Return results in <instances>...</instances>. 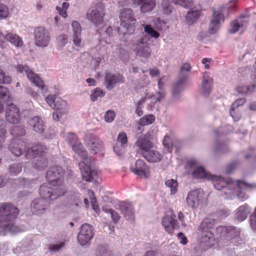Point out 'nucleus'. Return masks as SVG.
Returning a JSON list of instances; mask_svg holds the SVG:
<instances>
[{
    "label": "nucleus",
    "mask_w": 256,
    "mask_h": 256,
    "mask_svg": "<svg viewBox=\"0 0 256 256\" xmlns=\"http://www.w3.org/2000/svg\"><path fill=\"white\" fill-rule=\"evenodd\" d=\"M64 172L61 166H54L50 168L46 174L48 182L40 186V194L44 198L56 199L66 193L68 189L62 178Z\"/></svg>",
    "instance_id": "1"
},
{
    "label": "nucleus",
    "mask_w": 256,
    "mask_h": 256,
    "mask_svg": "<svg viewBox=\"0 0 256 256\" xmlns=\"http://www.w3.org/2000/svg\"><path fill=\"white\" fill-rule=\"evenodd\" d=\"M68 140L74 151L82 159L79 163L82 179L86 182L92 181L96 176V172L92 169L91 158L88 157L86 151L76 134L74 133L68 134Z\"/></svg>",
    "instance_id": "2"
},
{
    "label": "nucleus",
    "mask_w": 256,
    "mask_h": 256,
    "mask_svg": "<svg viewBox=\"0 0 256 256\" xmlns=\"http://www.w3.org/2000/svg\"><path fill=\"white\" fill-rule=\"evenodd\" d=\"M18 214V209L12 204L0 203V232H14V222Z\"/></svg>",
    "instance_id": "3"
},
{
    "label": "nucleus",
    "mask_w": 256,
    "mask_h": 256,
    "mask_svg": "<svg viewBox=\"0 0 256 256\" xmlns=\"http://www.w3.org/2000/svg\"><path fill=\"white\" fill-rule=\"evenodd\" d=\"M214 187L218 190H224L226 196L232 197V196H238L240 192L242 186L250 187L252 186L245 182L238 180L236 182L230 178L224 179L220 176H211Z\"/></svg>",
    "instance_id": "4"
},
{
    "label": "nucleus",
    "mask_w": 256,
    "mask_h": 256,
    "mask_svg": "<svg viewBox=\"0 0 256 256\" xmlns=\"http://www.w3.org/2000/svg\"><path fill=\"white\" fill-rule=\"evenodd\" d=\"M216 224L214 218H206L201 222L199 228V236L202 243H208V246L213 244L211 242L214 240V234L210 230L213 228Z\"/></svg>",
    "instance_id": "5"
},
{
    "label": "nucleus",
    "mask_w": 256,
    "mask_h": 256,
    "mask_svg": "<svg viewBox=\"0 0 256 256\" xmlns=\"http://www.w3.org/2000/svg\"><path fill=\"white\" fill-rule=\"evenodd\" d=\"M146 36L141 34L134 40L131 45V48L136 54L140 57L148 58L151 54L149 44L146 41Z\"/></svg>",
    "instance_id": "6"
},
{
    "label": "nucleus",
    "mask_w": 256,
    "mask_h": 256,
    "mask_svg": "<svg viewBox=\"0 0 256 256\" xmlns=\"http://www.w3.org/2000/svg\"><path fill=\"white\" fill-rule=\"evenodd\" d=\"M16 68L20 73L25 72L30 80L38 87L42 92L46 93L48 92V88L44 82L37 74L33 72L27 65L18 64Z\"/></svg>",
    "instance_id": "7"
},
{
    "label": "nucleus",
    "mask_w": 256,
    "mask_h": 256,
    "mask_svg": "<svg viewBox=\"0 0 256 256\" xmlns=\"http://www.w3.org/2000/svg\"><path fill=\"white\" fill-rule=\"evenodd\" d=\"M159 94V97L152 96L148 98L147 96L142 98L137 104L136 112H142V108L145 104H147L148 106V110L158 111V108L159 106L160 101L164 97V92H160Z\"/></svg>",
    "instance_id": "8"
},
{
    "label": "nucleus",
    "mask_w": 256,
    "mask_h": 256,
    "mask_svg": "<svg viewBox=\"0 0 256 256\" xmlns=\"http://www.w3.org/2000/svg\"><path fill=\"white\" fill-rule=\"evenodd\" d=\"M190 69L191 66L188 63H184L182 65L178 79L174 84L172 88L173 96H176L184 90L185 82L188 78V74L187 72H188Z\"/></svg>",
    "instance_id": "9"
},
{
    "label": "nucleus",
    "mask_w": 256,
    "mask_h": 256,
    "mask_svg": "<svg viewBox=\"0 0 256 256\" xmlns=\"http://www.w3.org/2000/svg\"><path fill=\"white\" fill-rule=\"evenodd\" d=\"M104 16V7L100 3L89 10L86 18L96 26H98L102 23Z\"/></svg>",
    "instance_id": "10"
},
{
    "label": "nucleus",
    "mask_w": 256,
    "mask_h": 256,
    "mask_svg": "<svg viewBox=\"0 0 256 256\" xmlns=\"http://www.w3.org/2000/svg\"><path fill=\"white\" fill-rule=\"evenodd\" d=\"M120 25L122 26L127 30L131 29L132 31H134L136 19L132 9L130 8L123 9L120 14Z\"/></svg>",
    "instance_id": "11"
},
{
    "label": "nucleus",
    "mask_w": 256,
    "mask_h": 256,
    "mask_svg": "<svg viewBox=\"0 0 256 256\" xmlns=\"http://www.w3.org/2000/svg\"><path fill=\"white\" fill-rule=\"evenodd\" d=\"M94 235V228L88 224H84L82 225L80 231L78 234V240L81 246H86L90 244Z\"/></svg>",
    "instance_id": "12"
},
{
    "label": "nucleus",
    "mask_w": 256,
    "mask_h": 256,
    "mask_svg": "<svg viewBox=\"0 0 256 256\" xmlns=\"http://www.w3.org/2000/svg\"><path fill=\"white\" fill-rule=\"evenodd\" d=\"M50 36L49 32L44 27L39 26L35 28L34 30V44L38 46L44 48L50 42Z\"/></svg>",
    "instance_id": "13"
},
{
    "label": "nucleus",
    "mask_w": 256,
    "mask_h": 256,
    "mask_svg": "<svg viewBox=\"0 0 256 256\" xmlns=\"http://www.w3.org/2000/svg\"><path fill=\"white\" fill-rule=\"evenodd\" d=\"M176 218V216L174 212L170 210L162 218V226L165 230L169 234H172L174 229L178 227V222Z\"/></svg>",
    "instance_id": "14"
},
{
    "label": "nucleus",
    "mask_w": 256,
    "mask_h": 256,
    "mask_svg": "<svg viewBox=\"0 0 256 256\" xmlns=\"http://www.w3.org/2000/svg\"><path fill=\"white\" fill-rule=\"evenodd\" d=\"M217 232L220 233V239L222 240H230L238 237L240 235V230L232 226H218Z\"/></svg>",
    "instance_id": "15"
},
{
    "label": "nucleus",
    "mask_w": 256,
    "mask_h": 256,
    "mask_svg": "<svg viewBox=\"0 0 256 256\" xmlns=\"http://www.w3.org/2000/svg\"><path fill=\"white\" fill-rule=\"evenodd\" d=\"M204 200V193L202 190H196L190 192L186 198L188 205L192 208H196Z\"/></svg>",
    "instance_id": "16"
},
{
    "label": "nucleus",
    "mask_w": 256,
    "mask_h": 256,
    "mask_svg": "<svg viewBox=\"0 0 256 256\" xmlns=\"http://www.w3.org/2000/svg\"><path fill=\"white\" fill-rule=\"evenodd\" d=\"M40 198H36L32 201L30 205V210L34 214H42L48 206V202L47 200H54L50 198H44L42 196Z\"/></svg>",
    "instance_id": "17"
},
{
    "label": "nucleus",
    "mask_w": 256,
    "mask_h": 256,
    "mask_svg": "<svg viewBox=\"0 0 256 256\" xmlns=\"http://www.w3.org/2000/svg\"><path fill=\"white\" fill-rule=\"evenodd\" d=\"M130 170L134 174L144 178H148L150 174L149 167L141 159L136 161L135 165L131 166Z\"/></svg>",
    "instance_id": "18"
},
{
    "label": "nucleus",
    "mask_w": 256,
    "mask_h": 256,
    "mask_svg": "<svg viewBox=\"0 0 256 256\" xmlns=\"http://www.w3.org/2000/svg\"><path fill=\"white\" fill-rule=\"evenodd\" d=\"M124 82V78L122 75L107 72L106 74L104 84L108 90H112L116 84H122Z\"/></svg>",
    "instance_id": "19"
},
{
    "label": "nucleus",
    "mask_w": 256,
    "mask_h": 256,
    "mask_svg": "<svg viewBox=\"0 0 256 256\" xmlns=\"http://www.w3.org/2000/svg\"><path fill=\"white\" fill-rule=\"evenodd\" d=\"M135 146L137 148V153H140L143 156L145 154L152 149L154 144L146 138H140L136 142Z\"/></svg>",
    "instance_id": "20"
},
{
    "label": "nucleus",
    "mask_w": 256,
    "mask_h": 256,
    "mask_svg": "<svg viewBox=\"0 0 256 256\" xmlns=\"http://www.w3.org/2000/svg\"><path fill=\"white\" fill-rule=\"evenodd\" d=\"M46 150L45 146L40 144H35L30 148L28 149L26 157L27 159L38 158L43 156Z\"/></svg>",
    "instance_id": "21"
},
{
    "label": "nucleus",
    "mask_w": 256,
    "mask_h": 256,
    "mask_svg": "<svg viewBox=\"0 0 256 256\" xmlns=\"http://www.w3.org/2000/svg\"><path fill=\"white\" fill-rule=\"evenodd\" d=\"M26 148V142L21 139L13 138L10 144V150L16 156H18L22 153Z\"/></svg>",
    "instance_id": "22"
},
{
    "label": "nucleus",
    "mask_w": 256,
    "mask_h": 256,
    "mask_svg": "<svg viewBox=\"0 0 256 256\" xmlns=\"http://www.w3.org/2000/svg\"><path fill=\"white\" fill-rule=\"evenodd\" d=\"M188 166L192 168H194L192 172V176L195 178H206L208 176V174L204 168L202 166H198V162L194 159L190 160L188 162Z\"/></svg>",
    "instance_id": "23"
},
{
    "label": "nucleus",
    "mask_w": 256,
    "mask_h": 256,
    "mask_svg": "<svg viewBox=\"0 0 256 256\" xmlns=\"http://www.w3.org/2000/svg\"><path fill=\"white\" fill-rule=\"evenodd\" d=\"M128 144V137L124 132L118 134L117 138V144L113 148L114 152L118 156H122L124 153V149Z\"/></svg>",
    "instance_id": "24"
},
{
    "label": "nucleus",
    "mask_w": 256,
    "mask_h": 256,
    "mask_svg": "<svg viewBox=\"0 0 256 256\" xmlns=\"http://www.w3.org/2000/svg\"><path fill=\"white\" fill-rule=\"evenodd\" d=\"M133 3L140 7L142 13L146 14L152 10L156 4V0H133Z\"/></svg>",
    "instance_id": "25"
},
{
    "label": "nucleus",
    "mask_w": 256,
    "mask_h": 256,
    "mask_svg": "<svg viewBox=\"0 0 256 256\" xmlns=\"http://www.w3.org/2000/svg\"><path fill=\"white\" fill-rule=\"evenodd\" d=\"M224 21L223 14L218 12L214 11L212 19L210 21L209 28V32L210 34H215L218 30L219 24L221 22Z\"/></svg>",
    "instance_id": "26"
},
{
    "label": "nucleus",
    "mask_w": 256,
    "mask_h": 256,
    "mask_svg": "<svg viewBox=\"0 0 256 256\" xmlns=\"http://www.w3.org/2000/svg\"><path fill=\"white\" fill-rule=\"evenodd\" d=\"M7 40L12 44L17 47H21L23 44V42L22 38L17 34L10 32L6 34L5 36L0 33V40Z\"/></svg>",
    "instance_id": "27"
},
{
    "label": "nucleus",
    "mask_w": 256,
    "mask_h": 256,
    "mask_svg": "<svg viewBox=\"0 0 256 256\" xmlns=\"http://www.w3.org/2000/svg\"><path fill=\"white\" fill-rule=\"evenodd\" d=\"M213 84V80L205 72L202 76V94L204 96H208L211 92Z\"/></svg>",
    "instance_id": "28"
},
{
    "label": "nucleus",
    "mask_w": 256,
    "mask_h": 256,
    "mask_svg": "<svg viewBox=\"0 0 256 256\" xmlns=\"http://www.w3.org/2000/svg\"><path fill=\"white\" fill-rule=\"evenodd\" d=\"M73 30V42L77 46H80L81 44L82 28L80 23L77 21H73L72 23Z\"/></svg>",
    "instance_id": "29"
},
{
    "label": "nucleus",
    "mask_w": 256,
    "mask_h": 256,
    "mask_svg": "<svg viewBox=\"0 0 256 256\" xmlns=\"http://www.w3.org/2000/svg\"><path fill=\"white\" fill-rule=\"evenodd\" d=\"M28 124L33 130L38 133L42 134L44 130L43 120L38 116L30 118Z\"/></svg>",
    "instance_id": "30"
},
{
    "label": "nucleus",
    "mask_w": 256,
    "mask_h": 256,
    "mask_svg": "<svg viewBox=\"0 0 256 256\" xmlns=\"http://www.w3.org/2000/svg\"><path fill=\"white\" fill-rule=\"evenodd\" d=\"M142 156L150 162H158L162 158V156L160 152L152 149L145 154Z\"/></svg>",
    "instance_id": "31"
},
{
    "label": "nucleus",
    "mask_w": 256,
    "mask_h": 256,
    "mask_svg": "<svg viewBox=\"0 0 256 256\" xmlns=\"http://www.w3.org/2000/svg\"><path fill=\"white\" fill-rule=\"evenodd\" d=\"M120 208L127 219H134V207L131 203H123L121 204Z\"/></svg>",
    "instance_id": "32"
},
{
    "label": "nucleus",
    "mask_w": 256,
    "mask_h": 256,
    "mask_svg": "<svg viewBox=\"0 0 256 256\" xmlns=\"http://www.w3.org/2000/svg\"><path fill=\"white\" fill-rule=\"evenodd\" d=\"M250 213V210L247 204L240 206L236 210V218L239 221H243Z\"/></svg>",
    "instance_id": "33"
},
{
    "label": "nucleus",
    "mask_w": 256,
    "mask_h": 256,
    "mask_svg": "<svg viewBox=\"0 0 256 256\" xmlns=\"http://www.w3.org/2000/svg\"><path fill=\"white\" fill-rule=\"evenodd\" d=\"M88 145L95 153L99 152L102 148L101 140L97 137H94L88 142Z\"/></svg>",
    "instance_id": "34"
},
{
    "label": "nucleus",
    "mask_w": 256,
    "mask_h": 256,
    "mask_svg": "<svg viewBox=\"0 0 256 256\" xmlns=\"http://www.w3.org/2000/svg\"><path fill=\"white\" fill-rule=\"evenodd\" d=\"M105 94L106 92L100 88L98 87L91 91L90 98L92 101L94 102L98 100V98L104 97Z\"/></svg>",
    "instance_id": "35"
},
{
    "label": "nucleus",
    "mask_w": 256,
    "mask_h": 256,
    "mask_svg": "<svg viewBox=\"0 0 256 256\" xmlns=\"http://www.w3.org/2000/svg\"><path fill=\"white\" fill-rule=\"evenodd\" d=\"M32 161L34 166L38 170L43 169L47 166V160L43 157L34 158Z\"/></svg>",
    "instance_id": "36"
},
{
    "label": "nucleus",
    "mask_w": 256,
    "mask_h": 256,
    "mask_svg": "<svg viewBox=\"0 0 256 256\" xmlns=\"http://www.w3.org/2000/svg\"><path fill=\"white\" fill-rule=\"evenodd\" d=\"M256 88V84H252L248 86H240L237 87L236 90L238 93L244 94H252L254 90Z\"/></svg>",
    "instance_id": "37"
},
{
    "label": "nucleus",
    "mask_w": 256,
    "mask_h": 256,
    "mask_svg": "<svg viewBox=\"0 0 256 256\" xmlns=\"http://www.w3.org/2000/svg\"><path fill=\"white\" fill-rule=\"evenodd\" d=\"M5 116L6 120L9 123L16 124L20 120V113H6Z\"/></svg>",
    "instance_id": "38"
},
{
    "label": "nucleus",
    "mask_w": 256,
    "mask_h": 256,
    "mask_svg": "<svg viewBox=\"0 0 256 256\" xmlns=\"http://www.w3.org/2000/svg\"><path fill=\"white\" fill-rule=\"evenodd\" d=\"M94 256H112L111 251L108 250L106 247L99 246L95 250Z\"/></svg>",
    "instance_id": "39"
},
{
    "label": "nucleus",
    "mask_w": 256,
    "mask_h": 256,
    "mask_svg": "<svg viewBox=\"0 0 256 256\" xmlns=\"http://www.w3.org/2000/svg\"><path fill=\"white\" fill-rule=\"evenodd\" d=\"M155 120L154 115L149 114L142 118L138 121V124L144 126L153 123Z\"/></svg>",
    "instance_id": "40"
},
{
    "label": "nucleus",
    "mask_w": 256,
    "mask_h": 256,
    "mask_svg": "<svg viewBox=\"0 0 256 256\" xmlns=\"http://www.w3.org/2000/svg\"><path fill=\"white\" fill-rule=\"evenodd\" d=\"M200 12L194 10L189 12L186 16V20L188 23L192 24L200 16Z\"/></svg>",
    "instance_id": "41"
},
{
    "label": "nucleus",
    "mask_w": 256,
    "mask_h": 256,
    "mask_svg": "<svg viewBox=\"0 0 256 256\" xmlns=\"http://www.w3.org/2000/svg\"><path fill=\"white\" fill-rule=\"evenodd\" d=\"M10 132L14 136L18 137L24 136L26 130L23 126H14L12 128Z\"/></svg>",
    "instance_id": "42"
},
{
    "label": "nucleus",
    "mask_w": 256,
    "mask_h": 256,
    "mask_svg": "<svg viewBox=\"0 0 256 256\" xmlns=\"http://www.w3.org/2000/svg\"><path fill=\"white\" fill-rule=\"evenodd\" d=\"M165 184L170 188L172 194H174L177 192L178 183L176 180L174 179L168 180L166 181Z\"/></svg>",
    "instance_id": "43"
},
{
    "label": "nucleus",
    "mask_w": 256,
    "mask_h": 256,
    "mask_svg": "<svg viewBox=\"0 0 256 256\" xmlns=\"http://www.w3.org/2000/svg\"><path fill=\"white\" fill-rule=\"evenodd\" d=\"M22 166L20 164H14L10 166L9 172L10 175L16 176L22 172Z\"/></svg>",
    "instance_id": "44"
},
{
    "label": "nucleus",
    "mask_w": 256,
    "mask_h": 256,
    "mask_svg": "<svg viewBox=\"0 0 256 256\" xmlns=\"http://www.w3.org/2000/svg\"><path fill=\"white\" fill-rule=\"evenodd\" d=\"M10 15V11L8 6L0 2V20L8 18Z\"/></svg>",
    "instance_id": "45"
},
{
    "label": "nucleus",
    "mask_w": 256,
    "mask_h": 256,
    "mask_svg": "<svg viewBox=\"0 0 256 256\" xmlns=\"http://www.w3.org/2000/svg\"><path fill=\"white\" fill-rule=\"evenodd\" d=\"M144 30L146 33L150 34L152 37L154 38H158L160 36V34L154 30L152 26L150 24L144 26Z\"/></svg>",
    "instance_id": "46"
},
{
    "label": "nucleus",
    "mask_w": 256,
    "mask_h": 256,
    "mask_svg": "<svg viewBox=\"0 0 256 256\" xmlns=\"http://www.w3.org/2000/svg\"><path fill=\"white\" fill-rule=\"evenodd\" d=\"M163 145L167 149L168 152H171L172 150V143L170 137L166 135L163 139Z\"/></svg>",
    "instance_id": "47"
},
{
    "label": "nucleus",
    "mask_w": 256,
    "mask_h": 256,
    "mask_svg": "<svg viewBox=\"0 0 256 256\" xmlns=\"http://www.w3.org/2000/svg\"><path fill=\"white\" fill-rule=\"evenodd\" d=\"M4 123V122L2 120H0V150L2 148L5 138V134L6 133L5 126Z\"/></svg>",
    "instance_id": "48"
},
{
    "label": "nucleus",
    "mask_w": 256,
    "mask_h": 256,
    "mask_svg": "<svg viewBox=\"0 0 256 256\" xmlns=\"http://www.w3.org/2000/svg\"><path fill=\"white\" fill-rule=\"evenodd\" d=\"M102 210L107 213H109L111 215V218L114 223H117L120 218L118 214L112 209H108L103 208Z\"/></svg>",
    "instance_id": "49"
},
{
    "label": "nucleus",
    "mask_w": 256,
    "mask_h": 256,
    "mask_svg": "<svg viewBox=\"0 0 256 256\" xmlns=\"http://www.w3.org/2000/svg\"><path fill=\"white\" fill-rule=\"evenodd\" d=\"M66 106V102L65 100L61 98H58L56 102V108L54 110H62L64 109Z\"/></svg>",
    "instance_id": "50"
},
{
    "label": "nucleus",
    "mask_w": 256,
    "mask_h": 256,
    "mask_svg": "<svg viewBox=\"0 0 256 256\" xmlns=\"http://www.w3.org/2000/svg\"><path fill=\"white\" fill-rule=\"evenodd\" d=\"M56 96L55 94H49L46 98V101L52 108H56Z\"/></svg>",
    "instance_id": "51"
},
{
    "label": "nucleus",
    "mask_w": 256,
    "mask_h": 256,
    "mask_svg": "<svg viewBox=\"0 0 256 256\" xmlns=\"http://www.w3.org/2000/svg\"><path fill=\"white\" fill-rule=\"evenodd\" d=\"M238 0H230L223 8L226 9L228 12L234 10L236 7Z\"/></svg>",
    "instance_id": "52"
},
{
    "label": "nucleus",
    "mask_w": 256,
    "mask_h": 256,
    "mask_svg": "<svg viewBox=\"0 0 256 256\" xmlns=\"http://www.w3.org/2000/svg\"><path fill=\"white\" fill-rule=\"evenodd\" d=\"M172 2L176 4H179L183 7L188 8L192 4V0H172Z\"/></svg>",
    "instance_id": "53"
},
{
    "label": "nucleus",
    "mask_w": 256,
    "mask_h": 256,
    "mask_svg": "<svg viewBox=\"0 0 256 256\" xmlns=\"http://www.w3.org/2000/svg\"><path fill=\"white\" fill-rule=\"evenodd\" d=\"M11 80V78L8 76H6L2 70L0 69V83L8 84Z\"/></svg>",
    "instance_id": "54"
},
{
    "label": "nucleus",
    "mask_w": 256,
    "mask_h": 256,
    "mask_svg": "<svg viewBox=\"0 0 256 256\" xmlns=\"http://www.w3.org/2000/svg\"><path fill=\"white\" fill-rule=\"evenodd\" d=\"M64 246V242H60L58 244H50L49 249L51 252H58Z\"/></svg>",
    "instance_id": "55"
},
{
    "label": "nucleus",
    "mask_w": 256,
    "mask_h": 256,
    "mask_svg": "<svg viewBox=\"0 0 256 256\" xmlns=\"http://www.w3.org/2000/svg\"><path fill=\"white\" fill-rule=\"evenodd\" d=\"M230 26L231 28L229 32L231 34H234L238 30L240 25L237 20H234L232 22Z\"/></svg>",
    "instance_id": "56"
},
{
    "label": "nucleus",
    "mask_w": 256,
    "mask_h": 256,
    "mask_svg": "<svg viewBox=\"0 0 256 256\" xmlns=\"http://www.w3.org/2000/svg\"><path fill=\"white\" fill-rule=\"evenodd\" d=\"M68 38L66 34L60 35L58 38V44L62 47L64 46L68 42Z\"/></svg>",
    "instance_id": "57"
},
{
    "label": "nucleus",
    "mask_w": 256,
    "mask_h": 256,
    "mask_svg": "<svg viewBox=\"0 0 256 256\" xmlns=\"http://www.w3.org/2000/svg\"><path fill=\"white\" fill-rule=\"evenodd\" d=\"M104 120L107 122H112L115 118V113H104Z\"/></svg>",
    "instance_id": "58"
},
{
    "label": "nucleus",
    "mask_w": 256,
    "mask_h": 256,
    "mask_svg": "<svg viewBox=\"0 0 256 256\" xmlns=\"http://www.w3.org/2000/svg\"><path fill=\"white\" fill-rule=\"evenodd\" d=\"M92 206V209L96 212V213L99 214L100 212V209L98 207V205L96 202V198H92L91 200Z\"/></svg>",
    "instance_id": "59"
},
{
    "label": "nucleus",
    "mask_w": 256,
    "mask_h": 256,
    "mask_svg": "<svg viewBox=\"0 0 256 256\" xmlns=\"http://www.w3.org/2000/svg\"><path fill=\"white\" fill-rule=\"evenodd\" d=\"M178 238L180 240V244H186L188 242L187 238L182 232H180L178 234Z\"/></svg>",
    "instance_id": "60"
},
{
    "label": "nucleus",
    "mask_w": 256,
    "mask_h": 256,
    "mask_svg": "<svg viewBox=\"0 0 256 256\" xmlns=\"http://www.w3.org/2000/svg\"><path fill=\"white\" fill-rule=\"evenodd\" d=\"M8 92V90L6 87L0 86V98H2L5 97Z\"/></svg>",
    "instance_id": "61"
},
{
    "label": "nucleus",
    "mask_w": 256,
    "mask_h": 256,
    "mask_svg": "<svg viewBox=\"0 0 256 256\" xmlns=\"http://www.w3.org/2000/svg\"><path fill=\"white\" fill-rule=\"evenodd\" d=\"M56 10L58 11V14L62 17L66 18L67 17L66 10L60 7L56 6Z\"/></svg>",
    "instance_id": "62"
},
{
    "label": "nucleus",
    "mask_w": 256,
    "mask_h": 256,
    "mask_svg": "<svg viewBox=\"0 0 256 256\" xmlns=\"http://www.w3.org/2000/svg\"><path fill=\"white\" fill-rule=\"evenodd\" d=\"M7 112H19V110L16 105L14 104H10L8 106L7 108Z\"/></svg>",
    "instance_id": "63"
},
{
    "label": "nucleus",
    "mask_w": 256,
    "mask_h": 256,
    "mask_svg": "<svg viewBox=\"0 0 256 256\" xmlns=\"http://www.w3.org/2000/svg\"><path fill=\"white\" fill-rule=\"evenodd\" d=\"M246 102V99L245 98H242L237 100L234 102V106H238L240 107L242 106Z\"/></svg>",
    "instance_id": "64"
}]
</instances>
